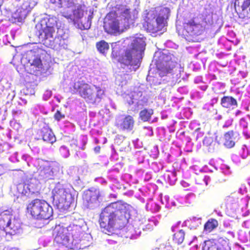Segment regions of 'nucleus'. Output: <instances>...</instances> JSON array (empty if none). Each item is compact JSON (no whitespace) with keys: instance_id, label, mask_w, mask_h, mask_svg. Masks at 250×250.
<instances>
[{"instance_id":"1","label":"nucleus","mask_w":250,"mask_h":250,"mask_svg":"<svg viewBox=\"0 0 250 250\" xmlns=\"http://www.w3.org/2000/svg\"><path fill=\"white\" fill-rule=\"evenodd\" d=\"M130 205L122 201L113 202L106 206L102 211L100 225L105 233L110 232L115 226L121 227L127 219Z\"/></svg>"},{"instance_id":"2","label":"nucleus","mask_w":250,"mask_h":250,"mask_svg":"<svg viewBox=\"0 0 250 250\" xmlns=\"http://www.w3.org/2000/svg\"><path fill=\"white\" fill-rule=\"evenodd\" d=\"M73 93L78 94L86 102L96 104L101 102L104 91L93 84H89L84 81H78L73 85Z\"/></svg>"},{"instance_id":"3","label":"nucleus","mask_w":250,"mask_h":250,"mask_svg":"<svg viewBox=\"0 0 250 250\" xmlns=\"http://www.w3.org/2000/svg\"><path fill=\"white\" fill-rule=\"evenodd\" d=\"M57 25V21L55 17L42 19L36 24V33L45 46L49 47L52 45L53 35Z\"/></svg>"},{"instance_id":"4","label":"nucleus","mask_w":250,"mask_h":250,"mask_svg":"<svg viewBox=\"0 0 250 250\" xmlns=\"http://www.w3.org/2000/svg\"><path fill=\"white\" fill-rule=\"evenodd\" d=\"M26 213L36 219L47 220L52 216L53 211L46 201L36 198L27 204Z\"/></svg>"},{"instance_id":"5","label":"nucleus","mask_w":250,"mask_h":250,"mask_svg":"<svg viewBox=\"0 0 250 250\" xmlns=\"http://www.w3.org/2000/svg\"><path fill=\"white\" fill-rule=\"evenodd\" d=\"M160 13L155 18L156 16L153 12H148L145 14L144 17L143 27L146 32L155 34L161 31L167 26L166 19L163 14L169 13V10L168 8L165 7L161 9Z\"/></svg>"},{"instance_id":"6","label":"nucleus","mask_w":250,"mask_h":250,"mask_svg":"<svg viewBox=\"0 0 250 250\" xmlns=\"http://www.w3.org/2000/svg\"><path fill=\"white\" fill-rule=\"evenodd\" d=\"M145 38L135 37L129 48H126L124 54L119 59V62L125 65H133V59H142V55L146 45Z\"/></svg>"},{"instance_id":"7","label":"nucleus","mask_w":250,"mask_h":250,"mask_svg":"<svg viewBox=\"0 0 250 250\" xmlns=\"http://www.w3.org/2000/svg\"><path fill=\"white\" fill-rule=\"evenodd\" d=\"M52 203L58 208L68 209L74 202L72 194L61 185H57L52 191Z\"/></svg>"},{"instance_id":"8","label":"nucleus","mask_w":250,"mask_h":250,"mask_svg":"<svg viewBox=\"0 0 250 250\" xmlns=\"http://www.w3.org/2000/svg\"><path fill=\"white\" fill-rule=\"evenodd\" d=\"M54 242L59 246L67 247L70 243V233L66 228L56 226L53 229Z\"/></svg>"},{"instance_id":"9","label":"nucleus","mask_w":250,"mask_h":250,"mask_svg":"<svg viewBox=\"0 0 250 250\" xmlns=\"http://www.w3.org/2000/svg\"><path fill=\"white\" fill-rule=\"evenodd\" d=\"M184 29L188 37L194 38L203 35L206 31V25L200 23H197L193 18L184 24Z\"/></svg>"},{"instance_id":"10","label":"nucleus","mask_w":250,"mask_h":250,"mask_svg":"<svg viewBox=\"0 0 250 250\" xmlns=\"http://www.w3.org/2000/svg\"><path fill=\"white\" fill-rule=\"evenodd\" d=\"M234 6L240 19L243 20L250 19V0H234Z\"/></svg>"},{"instance_id":"11","label":"nucleus","mask_w":250,"mask_h":250,"mask_svg":"<svg viewBox=\"0 0 250 250\" xmlns=\"http://www.w3.org/2000/svg\"><path fill=\"white\" fill-rule=\"evenodd\" d=\"M37 3L35 0H24L14 13L13 18L17 19L18 21L25 19L27 14L36 5Z\"/></svg>"},{"instance_id":"12","label":"nucleus","mask_w":250,"mask_h":250,"mask_svg":"<svg viewBox=\"0 0 250 250\" xmlns=\"http://www.w3.org/2000/svg\"><path fill=\"white\" fill-rule=\"evenodd\" d=\"M176 64V62L171 59H163L159 61L156 63L157 73L161 77L167 76L168 74L172 73Z\"/></svg>"},{"instance_id":"13","label":"nucleus","mask_w":250,"mask_h":250,"mask_svg":"<svg viewBox=\"0 0 250 250\" xmlns=\"http://www.w3.org/2000/svg\"><path fill=\"white\" fill-rule=\"evenodd\" d=\"M117 17L110 16L107 14L104 23V31L110 34L120 33L123 29L120 28V23Z\"/></svg>"},{"instance_id":"14","label":"nucleus","mask_w":250,"mask_h":250,"mask_svg":"<svg viewBox=\"0 0 250 250\" xmlns=\"http://www.w3.org/2000/svg\"><path fill=\"white\" fill-rule=\"evenodd\" d=\"M27 58L29 64L28 71L30 74L36 75L38 72L42 69L43 65L40 57L35 55H29Z\"/></svg>"},{"instance_id":"15","label":"nucleus","mask_w":250,"mask_h":250,"mask_svg":"<svg viewBox=\"0 0 250 250\" xmlns=\"http://www.w3.org/2000/svg\"><path fill=\"white\" fill-rule=\"evenodd\" d=\"M100 192L97 190H87L83 195V205L88 208L96 203L100 197Z\"/></svg>"},{"instance_id":"16","label":"nucleus","mask_w":250,"mask_h":250,"mask_svg":"<svg viewBox=\"0 0 250 250\" xmlns=\"http://www.w3.org/2000/svg\"><path fill=\"white\" fill-rule=\"evenodd\" d=\"M135 123V121L133 116L126 115L116 123V126L123 131H131L134 128Z\"/></svg>"},{"instance_id":"17","label":"nucleus","mask_w":250,"mask_h":250,"mask_svg":"<svg viewBox=\"0 0 250 250\" xmlns=\"http://www.w3.org/2000/svg\"><path fill=\"white\" fill-rule=\"evenodd\" d=\"M6 235H15L20 233L21 231V222L19 220L13 218L10 221L9 225L6 228Z\"/></svg>"},{"instance_id":"18","label":"nucleus","mask_w":250,"mask_h":250,"mask_svg":"<svg viewBox=\"0 0 250 250\" xmlns=\"http://www.w3.org/2000/svg\"><path fill=\"white\" fill-rule=\"evenodd\" d=\"M220 104L225 108H234V106H237L238 103L237 100L232 96H224L221 99Z\"/></svg>"},{"instance_id":"19","label":"nucleus","mask_w":250,"mask_h":250,"mask_svg":"<svg viewBox=\"0 0 250 250\" xmlns=\"http://www.w3.org/2000/svg\"><path fill=\"white\" fill-rule=\"evenodd\" d=\"M41 132L42 139L44 141L51 144L56 141V137L49 128L44 127L42 129Z\"/></svg>"},{"instance_id":"20","label":"nucleus","mask_w":250,"mask_h":250,"mask_svg":"<svg viewBox=\"0 0 250 250\" xmlns=\"http://www.w3.org/2000/svg\"><path fill=\"white\" fill-rule=\"evenodd\" d=\"M13 219L12 215L8 212H4L0 214V227L5 228L9 225Z\"/></svg>"},{"instance_id":"21","label":"nucleus","mask_w":250,"mask_h":250,"mask_svg":"<svg viewBox=\"0 0 250 250\" xmlns=\"http://www.w3.org/2000/svg\"><path fill=\"white\" fill-rule=\"evenodd\" d=\"M218 226L217 220L213 218L208 219L204 225V231L206 233H210L215 229Z\"/></svg>"},{"instance_id":"22","label":"nucleus","mask_w":250,"mask_h":250,"mask_svg":"<svg viewBox=\"0 0 250 250\" xmlns=\"http://www.w3.org/2000/svg\"><path fill=\"white\" fill-rule=\"evenodd\" d=\"M218 239H210L204 241L203 250H218Z\"/></svg>"},{"instance_id":"23","label":"nucleus","mask_w":250,"mask_h":250,"mask_svg":"<svg viewBox=\"0 0 250 250\" xmlns=\"http://www.w3.org/2000/svg\"><path fill=\"white\" fill-rule=\"evenodd\" d=\"M234 135V132L232 130L226 132L224 134V145L228 147L231 148L234 145L235 143L232 140V137Z\"/></svg>"},{"instance_id":"24","label":"nucleus","mask_w":250,"mask_h":250,"mask_svg":"<svg viewBox=\"0 0 250 250\" xmlns=\"http://www.w3.org/2000/svg\"><path fill=\"white\" fill-rule=\"evenodd\" d=\"M53 175V171L50 166L43 167L39 172V175L42 179H50Z\"/></svg>"},{"instance_id":"25","label":"nucleus","mask_w":250,"mask_h":250,"mask_svg":"<svg viewBox=\"0 0 250 250\" xmlns=\"http://www.w3.org/2000/svg\"><path fill=\"white\" fill-rule=\"evenodd\" d=\"M153 114V111L152 109L145 108L140 112L139 117L143 122H147L150 120Z\"/></svg>"},{"instance_id":"26","label":"nucleus","mask_w":250,"mask_h":250,"mask_svg":"<svg viewBox=\"0 0 250 250\" xmlns=\"http://www.w3.org/2000/svg\"><path fill=\"white\" fill-rule=\"evenodd\" d=\"M185 233L183 229H180L173 235V241L174 243L180 245L182 244L185 239Z\"/></svg>"},{"instance_id":"27","label":"nucleus","mask_w":250,"mask_h":250,"mask_svg":"<svg viewBox=\"0 0 250 250\" xmlns=\"http://www.w3.org/2000/svg\"><path fill=\"white\" fill-rule=\"evenodd\" d=\"M98 51L102 54H105L109 49L108 43L104 40H101L96 44Z\"/></svg>"},{"instance_id":"28","label":"nucleus","mask_w":250,"mask_h":250,"mask_svg":"<svg viewBox=\"0 0 250 250\" xmlns=\"http://www.w3.org/2000/svg\"><path fill=\"white\" fill-rule=\"evenodd\" d=\"M125 9L126 8L123 5L117 4L113 7L112 10H111L107 14L108 15V17L112 16L117 17L118 14L120 13L122 14Z\"/></svg>"},{"instance_id":"29","label":"nucleus","mask_w":250,"mask_h":250,"mask_svg":"<svg viewBox=\"0 0 250 250\" xmlns=\"http://www.w3.org/2000/svg\"><path fill=\"white\" fill-rule=\"evenodd\" d=\"M218 250H231L229 245L228 240L223 238H220L218 239Z\"/></svg>"},{"instance_id":"30","label":"nucleus","mask_w":250,"mask_h":250,"mask_svg":"<svg viewBox=\"0 0 250 250\" xmlns=\"http://www.w3.org/2000/svg\"><path fill=\"white\" fill-rule=\"evenodd\" d=\"M122 15L124 17L125 20H126L128 23L130 21H132L130 9L126 8L124 10V11L122 13Z\"/></svg>"},{"instance_id":"31","label":"nucleus","mask_w":250,"mask_h":250,"mask_svg":"<svg viewBox=\"0 0 250 250\" xmlns=\"http://www.w3.org/2000/svg\"><path fill=\"white\" fill-rule=\"evenodd\" d=\"M60 152L62 156L63 157H67L69 155V152L67 147L64 146H61L60 148Z\"/></svg>"},{"instance_id":"32","label":"nucleus","mask_w":250,"mask_h":250,"mask_svg":"<svg viewBox=\"0 0 250 250\" xmlns=\"http://www.w3.org/2000/svg\"><path fill=\"white\" fill-rule=\"evenodd\" d=\"M76 0H62V4L67 7H72L75 6Z\"/></svg>"},{"instance_id":"33","label":"nucleus","mask_w":250,"mask_h":250,"mask_svg":"<svg viewBox=\"0 0 250 250\" xmlns=\"http://www.w3.org/2000/svg\"><path fill=\"white\" fill-rule=\"evenodd\" d=\"M65 118V115L61 112L59 110H57L54 115V118L57 121H60L61 120Z\"/></svg>"},{"instance_id":"34","label":"nucleus","mask_w":250,"mask_h":250,"mask_svg":"<svg viewBox=\"0 0 250 250\" xmlns=\"http://www.w3.org/2000/svg\"><path fill=\"white\" fill-rule=\"evenodd\" d=\"M74 14L77 15L79 18H81L83 15V10L82 9V6L79 5L77 9L74 11Z\"/></svg>"},{"instance_id":"35","label":"nucleus","mask_w":250,"mask_h":250,"mask_svg":"<svg viewBox=\"0 0 250 250\" xmlns=\"http://www.w3.org/2000/svg\"><path fill=\"white\" fill-rule=\"evenodd\" d=\"M50 2L54 4H56L59 6L62 5V0H50Z\"/></svg>"},{"instance_id":"36","label":"nucleus","mask_w":250,"mask_h":250,"mask_svg":"<svg viewBox=\"0 0 250 250\" xmlns=\"http://www.w3.org/2000/svg\"><path fill=\"white\" fill-rule=\"evenodd\" d=\"M94 150L96 153H99L101 151V146H96L94 147Z\"/></svg>"},{"instance_id":"37","label":"nucleus","mask_w":250,"mask_h":250,"mask_svg":"<svg viewBox=\"0 0 250 250\" xmlns=\"http://www.w3.org/2000/svg\"><path fill=\"white\" fill-rule=\"evenodd\" d=\"M4 250H18V249H17L15 248H11L5 249Z\"/></svg>"},{"instance_id":"38","label":"nucleus","mask_w":250,"mask_h":250,"mask_svg":"<svg viewBox=\"0 0 250 250\" xmlns=\"http://www.w3.org/2000/svg\"><path fill=\"white\" fill-rule=\"evenodd\" d=\"M99 143V141L98 140V139L96 138L95 139V143L98 144Z\"/></svg>"},{"instance_id":"39","label":"nucleus","mask_w":250,"mask_h":250,"mask_svg":"<svg viewBox=\"0 0 250 250\" xmlns=\"http://www.w3.org/2000/svg\"><path fill=\"white\" fill-rule=\"evenodd\" d=\"M217 100H218V99H217V98H216L215 99V101H216V102Z\"/></svg>"},{"instance_id":"40","label":"nucleus","mask_w":250,"mask_h":250,"mask_svg":"<svg viewBox=\"0 0 250 250\" xmlns=\"http://www.w3.org/2000/svg\"><path fill=\"white\" fill-rule=\"evenodd\" d=\"M75 142H76V141H74L73 144H74V145L75 144Z\"/></svg>"}]
</instances>
